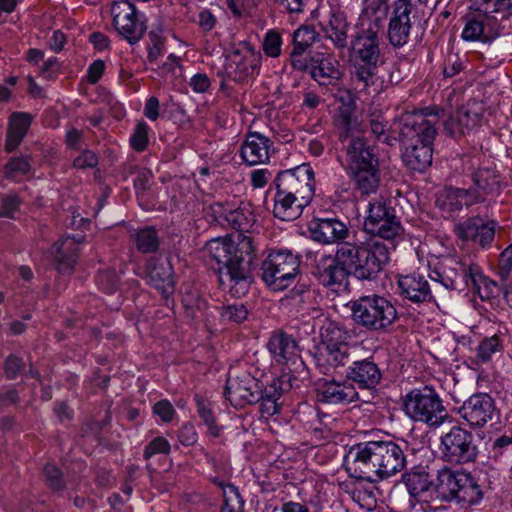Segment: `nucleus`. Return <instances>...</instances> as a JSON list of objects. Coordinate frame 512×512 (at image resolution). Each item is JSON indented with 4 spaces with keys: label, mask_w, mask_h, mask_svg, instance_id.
<instances>
[{
    "label": "nucleus",
    "mask_w": 512,
    "mask_h": 512,
    "mask_svg": "<svg viewBox=\"0 0 512 512\" xmlns=\"http://www.w3.org/2000/svg\"><path fill=\"white\" fill-rule=\"evenodd\" d=\"M261 52L248 42H240L225 55L224 74L235 82H244L260 72Z\"/></svg>",
    "instance_id": "12"
},
{
    "label": "nucleus",
    "mask_w": 512,
    "mask_h": 512,
    "mask_svg": "<svg viewBox=\"0 0 512 512\" xmlns=\"http://www.w3.org/2000/svg\"><path fill=\"white\" fill-rule=\"evenodd\" d=\"M98 164L97 155L91 150H84L73 162L78 169L94 168Z\"/></svg>",
    "instance_id": "64"
},
{
    "label": "nucleus",
    "mask_w": 512,
    "mask_h": 512,
    "mask_svg": "<svg viewBox=\"0 0 512 512\" xmlns=\"http://www.w3.org/2000/svg\"><path fill=\"white\" fill-rule=\"evenodd\" d=\"M148 130L149 127L145 122H139L133 134L130 137L131 147L138 152H142L146 149L149 139H148Z\"/></svg>",
    "instance_id": "54"
},
{
    "label": "nucleus",
    "mask_w": 512,
    "mask_h": 512,
    "mask_svg": "<svg viewBox=\"0 0 512 512\" xmlns=\"http://www.w3.org/2000/svg\"><path fill=\"white\" fill-rule=\"evenodd\" d=\"M198 440V434L193 424L185 423L178 431V441L183 446H193Z\"/></svg>",
    "instance_id": "63"
},
{
    "label": "nucleus",
    "mask_w": 512,
    "mask_h": 512,
    "mask_svg": "<svg viewBox=\"0 0 512 512\" xmlns=\"http://www.w3.org/2000/svg\"><path fill=\"white\" fill-rule=\"evenodd\" d=\"M380 239L364 243L345 242L338 246L339 262L359 280H374L390 261V250Z\"/></svg>",
    "instance_id": "3"
},
{
    "label": "nucleus",
    "mask_w": 512,
    "mask_h": 512,
    "mask_svg": "<svg viewBox=\"0 0 512 512\" xmlns=\"http://www.w3.org/2000/svg\"><path fill=\"white\" fill-rule=\"evenodd\" d=\"M463 240L478 242L481 246L489 245L495 235V223H484L482 219H469L459 226Z\"/></svg>",
    "instance_id": "34"
},
{
    "label": "nucleus",
    "mask_w": 512,
    "mask_h": 512,
    "mask_svg": "<svg viewBox=\"0 0 512 512\" xmlns=\"http://www.w3.org/2000/svg\"><path fill=\"white\" fill-rule=\"evenodd\" d=\"M439 450L441 459L450 465L474 463L479 454L474 435L459 426L441 436Z\"/></svg>",
    "instance_id": "11"
},
{
    "label": "nucleus",
    "mask_w": 512,
    "mask_h": 512,
    "mask_svg": "<svg viewBox=\"0 0 512 512\" xmlns=\"http://www.w3.org/2000/svg\"><path fill=\"white\" fill-rule=\"evenodd\" d=\"M458 413L472 427H483L498 418L494 400L486 393L471 395L464 401Z\"/></svg>",
    "instance_id": "17"
},
{
    "label": "nucleus",
    "mask_w": 512,
    "mask_h": 512,
    "mask_svg": "<svg viewBox=\"0 0 512 512\" xmlns=\"http://www.w3.org/2000/svg\"><path fill=\"white\" fill-rule=\"evenodd\" d=\"M314 359L321 372L327 374L339 367L346 366L350 362V346L349 344L317 346Z\"/></svg>",
    "instance_id": "31"
},
{
    "label": "nucleus",
    "mask_w": 512,
    "mask_h": 512,
    "mask_svg": "<svg viewBox=\"0 0 512 512\" xmlns=\"http://www.w3.org/2000/svg\"><path fill=\"white\" fill-rule=\"evenodd\" d=\"M272 142L259 132H249L241 145L240 156L249 166L264 164L269 160Z\"/></svg>",
    "instance_id": "30"
},
{
    "label": "nucleus",
    "mask_w": 512,
    "mask_h": 512,
    "mask_svg": "<svg viewBox=\"0 0 512 512\" xmlns=\"http://www.w3.org/2000/svg\"><path fill=\"white\" fill-rule=\"evenodd\" d=\"M31 124V118L25 113H15L11 116L6 139V150L11 152L21 143Z\"/></svg>",
    "instance_id": "41"
},
{
    "label": "nucleus",
    "mask_w": 512,
    "mask_h": 512,
    "mask_svg": "<svg viewBox=\"0 0 512 512\" xmlns=\"http://www.w3.org/2000/svg\"><path fill=\"white\" fill-rule=\"evenodd\" d=\"M82 237L66 236L60 238L52 246V254L56 268L61 273L70 272L78 258V246L82 243Z\"/></svg>",
    "instance_id": "32"
},
{
    "label": "nucleus",
    "mask_w": 512,
    "mask_h": 512,
    "mask_svg": "<svg viewBox=\"0 0 512 512\" xmlns=\"http://www.w3.org/2000/svg\"><path fill=\"white\" fill-rule=\"evenodd\" d=\"M400 294L414 303L429 302L434 299L430 285L424 276L410 274L398 280Z\"/></svg>",
    "instance_id": "33"
},
{
    "label": "nucleus",
    "mask_w": 512,
    "mask_h": 512,
    "mask_svg": "<svg viewBox=\"0 0 512 512\" xmlns=\"http://www.w3.org/2000/svg\"><path fill=\"white\" fill-rule=\"evenodd\" d=\"M344 466L350 477L376 482L402 471L406 457L401 447L392 441H369L351 447L344 458Z\"/></svg>",
    "instance_id": "2"
},
{
    "label": "nucleus",
    "mask_w": 512,
    "mask_h": 512,
    "mask_svg": "<svg viewBox=\"0 0 512 512\" xmlns=\"http://www.w3.org/2000/svg\"><path fill=\"white\" fill-rule=\"evenodd\" d=\"M350 311L354 323L369 332H387L398 320L394 303L378 294L352 300Z\"/></svg>",
    "instance_id": "6"
},
{
    "label": "nucleus",
    "mask_w": 512,
    "mask_h": 512,
    "mask_svg": "<svg viewBox=\"0 0 512 512\" xmlns=\"http://www.w3.org/2000/svg\"><path fill=\"white\" fill-rule=\"evenodd\" d=\"M149 45H148V60L155 62L163 52L164 39L160 31L152 30L148 34Z\"/></svg>",
    "instance_id": "58"
},
{
    "label": "nucleus",
    "mask_w": 512,
    "mask_h": 512,
    "mask_svg": "<svg viewBox=\"0 0 512 512\" xmlns=\"http://www.w3.org/2000/svg\"><path fill=\"white\" fill-rule=\"evenodd\" d=\"M476 203L472 196V189L449 188L445 190L442 200L443 209L448 212L461 210L463 205L469 206Z\"/></svg>",
    "instance_id": "43"
},
{
    "label": "nucleus",
    "mask_w": 512,
    "mask_h": 512,
    "mask_svg": "<svg viewBox=\"0 0 512 512\" xmlns=\"http://www.w3.org/2000/svg\"><path fill=\"white\" fill-rule=\"evenodd\" d=\"M483 11L467 20L462 31L465 41L488 42L512 31L511 0H488Z\"/></svg>",
    "instance_id": "5"
},
{
    "label": "nucleus",
    "mask_w": 512,
    "mask_h": 512,
    "mask_svg": "<svg viewBox=\"0 0 512 512\" xmlns=\"http://www.w3.org/2000/svg\"><path fill=\"white\" fill-rule=\"evenodd\" d=\"M347 28L346 17L340 12L332 13L327 24L323 26L326 36L339 48H344L347 44Z\"/></svg>",
    "instance_id": "42"
},
{
    "label": "nucleus",
    "mask_w": 512,
    "mask_h": 512,
    "mask_svg": "<svg viewBox=\"0 0 512 512\" xmlns=\"http://www.w3.org/2000/svg\"><path fill=\"white\" fill-rule=\"evenodd\" d=\"M403 481L413 497H419L427 492L434 493L435 478L430 476L425 467L412 468L403 475Z\"/></svg>",
    "instance_id": "39"
},
{
    "label": "nucleus",
    "mask_w": 512,
    "mask_h": 512,
    "mask_svg": "<svg viewBox=\"0 0 512 512\" xmlns=\"http://www.w3.org/2000/svg\"><path fill=\"white\" fill-rule=\"evenodd\" d=\"M475 189H472V196L475 202H485L488 205L495 203L496 198L503 190V184L499 174L491 169L483 168L473 175Z\"/></svg>",
    "instance_id": "26"
},
{
    "label": "nucleus",
    "mask_w": 512,
    "mask_h": 512,
    "mask_svg": "<svg viewBox=\"0 0 512 512\" xmlns=\"http://www.w3.org/2000/svg\"><path fill=\"white\" fill-rule=\"evenodd\" d=\"M346 378L360 388L373 389L380 383L382 373L374 361L366 358L354 360L346 369Z\"/></svg>",
    "instance_id": "29"
},
{
    "label": "nucleus",
    "mask_w": 512,
    "mask_h": 512,
    "mask_svg": "<svg viewBox=\"0 0 512 512\" xmlns=\"http://www.w3.org/2000/svg\"><path fill=\"white\" fill-rule=\"evenodd\" d=\"M282 39L281 36L273 30L266 33L263 41V51L269 57L276 58L281 53Z\"/></svg>",
    "instance_id": "56"
},
{
    "label": "nucleus",
    "mask_w": 512,
    "mask_h": 512,
    "mask_svg": "<svg viewBox=\"0 0 512 512\" xmlns=\"http://www.w3.org/2000/svg\"><path fill=\"white\" fill-rule=\"evenodd\" d=\"M311 62L312 78L329 92L339 90V85L342 84L339 61L330 55L317 53L311 58Z\"/></svg>",
    "instance_id": "23"
},
{
    "label": "nucleus",
    "mask_w": 512,
    "mask_h": 512,
    "mask_svg": "<svg viewBox=\"0 0 512 512\" xmlns=\"http://www.w3.org/2000/svg\"><path fill=\"white\" fill-rule=\"evenodd\" d=\"M314 40L315 32L313 29L307 26L300 27L293 33V49H296L298 53H304Z\"/></svg>",
    "instance_id": "51"
},
{
    "label": "nucleus",
    "mask_w": 512,
    "mask_h": 512,
    "mask_svg": "<svg viewBox=\"0 0 512 512\" xmlns=\"http://www.w3.org/2000/svg\"><path fill=\"white\" fill-rule=\"evenodd\" d=\"M267 346L275 361L279 364H285L297 356V342L291 335L286 333L279 332L273 334Z\"/></svg>",
    "instance_id": "37"
},
{
    "label": "nucleus",
    "mask_w": 512,
    "mask_h": 512,
    "mask_svg": "<svg viewBox=\"0 0 512 512\" xmlns=\"http://www.w3.org/2000/svg\"><path fill=\"white\" fill-rule=\"evenodd\" d=\"M112 23L118 34L130 45L137 44L147 30V19L128 0L114 1L110 9Z\"/></svg>",
    "instance_id": "13"
},
{
    "label": "nucleus",
    "mask_w": 512,
    "mask_h": 512,
    "mask_svg": "<svg viewBox=\"0 0 512 512\" xmlns=\"http://www.w3.org/2000/svg\"><path fill=\"white\" fill-rule=\"evenodd\" d=\"M354 188L361 194L368 196L375 193L380 183L379 164L347 172Z\"/></svg>",
    "instance_id": "38"
},
{
    "label": "nucleus",
    "mask_w": 512,
    "mask_h": 512,
    "mask_svg": "<svg viewBox=\"0 0 512 512\" xmlns=\"http://www.w3.org/2000/svg\"><path fill=\"white\" fill-rule=\"evenodd\" d=\"M388 6L382 0H369L366 2L362 11L361 18L363 23L367 21L369 27L375 30L382 27L383 21L387 17Z\"/></svg>",
    "instance_id": "44"
},
{
    "label": "nucleus",
    "mask_w": 512,
    "mask_h": 512,
    "mask_svg": "<svg viewBox=\"0 0 512 512\" xmlns=\"http://www.w3.org/2000/svg\"><path fill=\"white\" fill-rule=\"evenodd\" d=\"M358 399V392L348 381H325L317 388V400L321 403L346 405Z\"/></svg>",
    "instance_id": "27"
},
{
    "label": "nucleus",
    "mask_w": 512,
    "mask_h": 512,
    "mask_svg": "<svg viewBox=\"0 0 512 512\" xmlns=\"http://www.w3.org/2000/svg\"><path fill=\"white\" fill-rule=\"evenodd\" d=\"M22 201L16 194H7L0 197V217L13 218Z\"/></svg>",
    "instance_id": "57"
},
{
    "label": "nucleus",
    "mask_w": 512,
    "mask_h": 512,
    "mask_svg": "<svg viewBox=\"0 0 512 512\" xmlns=\"http://www.w3.org/2000/svg\"><path fill=\"white\" fill-rule=\"evenodd\" d=\"M320 342L317 346H335L349 344L350 334L339 322L325 319L320 327Z\"/></svg>",
    "instance_id": "40"
},
{
    "label": "nucleus",
    "mask_w": 512,
    "mask_h": 512,
    "mask_svg": "<svg viewBox=\"0 0 512 512\" xmlns=\"http://www.w3.org/2000/svg\"><path fill=\"white\" fill-rule=\"evenodd\" d=\"M224 503L221 512H243V501L233 485L223 487Z\"/></svg>",
    "instance_id": "49"
},
{
    "label": "nucleus",
    "mask_w": 512,
    "mask_h": 512,
    "mask_svg": "<svg viewBox=\"0 0 512 512\" xmlns=\"http://www.w3.org/2000/svg\"><path fill=\"white\" fill-rule=\"evenodd\" d=\"M30 170V164L26 158L19 157L11 159L4 168V175L7 178L17 180L26 175Z\"/></svg>",
    "instance_id": "52"
},
{
    "label": "nucleus",
    "mask_w": 512,
    "mask_h": 512,
    "mask_svg": "<svg viewBox=\"0 0 512 512\" xmlns=\"http://www.w3.org/2000/svg\"><path fill=\"white\" fill-rule=\"evenodd\" d=\"M315 275L320 283L326 287L341 286L349 274L338 259V250L335 256L322 254L316 259Z\"/></svg>",
    "instance_id": "28"
},
{
    "label": "nucleus",
    "mask_w": 512,
    "mask_h": 512,
    "mask_svg": "<svg viewBox=\"0 0 512 512\" xmlns=\"http://www.w3.org/2000/svg\"><path fill=\"white\" fill-rule=\"evenodd\" d=\"M502 349L503 343L499 336L485 337L477 345L473 361L477 365L487 363L495 354L501 353Z\"/></svg>",
    "instance_id": "45"
},
{
    "label": "nucleus",
    "mask_w": 512,
    "mask_h": 512,
    "mask_svg": "<svg viewBox=\"0 0 512 512\" xmlns=\"http://www.w3.org/2000/svg\"><path fill=\"white\" fill-rule=\"evenodd\" d=\"M300 267L299 258L290 251H273L261 264V278L273 291L290 286Z\"/></svg>",
    "instance_id": "10"
},
{
    "label": "nucleus",
    "mask_w": 512,
    "mask_h": 512,
    "mask_svg": "<svg viewBox=\"0 0 512 512\" xmlns=\"http://www.w3.org/2000/svg\"><path fill=\"white\" fill-rule=\"evenodd\" d=\"M512 268V243L501 253L498 266V275L507 280Z\"/></svg>",
    "instance_id": "60"
},
{
    "label": "nucleus",
    "mask_w": 512,
    "mask_h": 512,
    "mask_svg": "<svg viewBox=\"0 0 512 512\" xmlns=\"http://www.w3.org/2000/svg\"><path fill=\"white\" fill-rule=\"evenodd\" d=\"M261 395L260 381L247 372L227 380L225 396L235 407L255 404L259 402Z\"/></svg>",
    "instance_id": "19"
},
{
    "label": "nucleus",
    "mask_w": 512,
    "mask_h": 512,
    "mask_svg": "<svg viewBox=\"0 0 512 512\" xmlns=\"http://www.w3.org/2000/svg\"><path fill=\"white\" fill-rule=\"evenodd\" d=\"M436 498L465 506L477 505L483 492L475 478L468 472L443 468L438 470L434 483Z\"/></svg>",
    "instance_id": "7"
},
{
    "label": "nucleus",
    "mask_w": 512,
    "mask_h": 512,
    "mask_svg": "<svg viewBox=\"0 0 512 512\" xmlns=\"http://www.w3.org/2000/svg\"><path fill=\"white\" fill-rule=\"evenodd\" d=\"M440 108L423 109L403 113L398 119L399 137L402 144H433L437 134Z\"/></svg>",
    "instance_id": "8"
},
{
    "label": "nucleus",
    "mask_w": 512,
    "mask_h": 512,
    "mask_svg": "<svg viewBox=\"0 0 512 512\" xmlns=\"http://www.w3.org/2000/svg\"><path fill=\"white\" fill-rule=\"evenodd\" d=\"M484 108L473 102L452 113L443 123L445 132L451 137L469 134L482 122Z\"/></svg>",
    "instance_id": "20"
},
{
    "label": "nucleus",
    "mask_w": 512,
    "mask_h": 512,
    "mask_svg": "<svg viewBox=\"0 0 512 512\" xmlns=\"http://www.w3.org/2000/svg\"><path fill=\"white\" fill-rule=\"evenodd\" d=\"M430 277L446 290H462L470 282L477 284V274L473 268L455 259L442 263L440 269L434 270Z\"/></svg>",
    "instance_id": "16"
},
{
    "label": "nucleus",
    "mask_w": 512,
    "mask_h": 512,
    "mask_svg": "<svg viewBox=\"0 0 512 512\" xmlns=\"http://www.w3.org/2000/svg\"><path fill=\"white\" fill-rule=\"evenodd\" d=\"M197 413L207 428V435L218 438L222 433V427L217 425L210 404L204 400H197Z\"/></svg>",
    "instance_id": "46"
},
{
    "label": "nucleus",
    "mask_w": 512,
    "mask_h": 512,
    "mask_svg": "<svg viewBox=\"0 0 512 512\" xmlns=\"http://www.w3.org/2000/svg\"><path fill=\"white\" fill-rule=\"evenodd\" d=\"M355 56L352 84L354 89L366 95H376L381 90V83L376 75L380 58L378 31L373 27L363 30L352 42Z\"/></svg>",
    "instance_id": "4"
},
{
    "label": "nucleus",
    "mask_w": 512,
    "mask_h": 512,
    "mask_svg": "<svg viewBox=\"0 0 512 512\" xmlns=\"http://www.w3.org/2000/svg\"><path fill=\"white\" fill-rule=\"evenodd\" d=\"M311 238L321 244L330 245L347 242L349 228L337 218H316L309 224Z\"/></svg>",
    "instance_id": "22"
},
{
    "label": "nucleus",
    "mask_w": 512,
    "mask_h": 512,
    "mask_svg": "<svg viewBox=\"0 0 512 512\" xmlns=\"http://www.w3.org/2000/svg\"><path fill=\"white\" fill-rule=\"evenodd\" d=\"M210 209L215 221L222 227L248 231L254 222L253 213L248 206L234 207L231 204L214 203Z\"/></svg>",
    "instance_id": "24"
},
{
    "label": "nucleus",
    "mask_w": 512,
    "mask_h": 512,
    "mask_svg": "<svg viewBox=\"0 0 512 512\" xmlns=\"http://www.w3.org/2000/svg\"><path fill=\"white\" fill-rule=\"evenodd\" d=\"M248 309L243 303L223 305L220 309V316L224 322L240 324L247 320Z\"/></svg>",
    "instance_id": "48"
},
{
    "label": "nucleus",
    "mask_w": 512,
    "mask_h": 512,
    "mask_svg": "<svg viewBox=\"0 0 512 512\" xmlns=\"http://www.w3.org/2000/svg\"><path fill=\"white\" fill-rule=\"evenodd\" d=\"M282 393L283 389L281 388L279 380H273V382L264 389L262 383L260 382V394H262V397L259 401L270 400L278 403Z\"/></svg>",
    "instance_id": "61"
},
{
    "label": "nucleus",
    "mask_w": 512,
    "mask_h": 512,
    "mask_svg": "<svg viewBox=\"0 0 512 512\" xmlns=\"http://www.w3.org/2000/svg\"><path fill=\"white\" fill-rule=\"evenodd\" d=\"M310 203H301L295 196L276 190L274 196L273 214L276 218L283 221H293L299 218L305 207Z\"/></svg>",
    "instance_id": "36"
},
{
    "label": "nucleus",
    "mask_w": 512,
    "mask_h": 512,
    "mask_svg": "<svg viewBox=\"0 0 512 512\" xmlns=\"http://www.w3.org/2000/svg\"><path fill=\"white\" fill-rule=\"evenodd\" d=\"M204 250L218 264L220 284L230 295L236 298L246 295L253 282L251 259L246 260L254 251L252 238L239 234L235 243L228 237H217L209 240Z\"/></svg>",
    "instance_id": "1"
},
{
    "label": "nucleus",
    "mask_w": 512,
    "mask_h": 512,
    "mask_svg": "<svg viewBox=\"0 0 512 512\" xmlns=\"http://www.w3.org/2000/svg\"><path fill=\"white\" fill-rule=\"evenodd\" d=\"M135 243L140 252L153 253L158 249L159 237L155 229L147 227L136 233Z\"/></svg>",
    "instance_id": "47"
},
{
    "label": "nucleus",
    "mask_w": 512,
    "mask_h": 512,
    "mask_svg": "<svg viewBox=\"0 0 512 512\" xmlns=\"http://www.w3.org/2000/svg\"><path fill=\"white\" fill-rule=\"evenodd\" d=\"M170 443L164 437H156L145 447L143 456L146 460L155 454H169Z\"/></svg>",
    "instance_id": "59"
},
{
    "label": "nucleus",
    "mask_w": 512,
    "mask_h": 512,
    "mask_svg": "<svg viewBox=\"0 0 512 512\" xmlns=\"http://www.w3.org/2000/svg\"><path fill=\"white\" fill-rule=\"evenodd\" d=\"M340 139L345 152L346 172L379 164L371 145L363 136L340 135Z\"/></svg>",
    "instance_id": "18"
},
{
    "label": "nucleus",
    "mask_w": 512,
    "mask_h": 512,
    "mask_svg": "<svg viewBox=\"0 0 512 512\" xmlns=\"http://www.w3.org/2000/svg\"><path fill=\"white\" fill-rule=\"evenodd\" d=\"M354 109L350 105L340 106L334 116V125L342 131L341 135H348L354 126Z\"/></svg>",
    "instance_id": "50"
},
{
    "label": "nucleus",
    "mask_w": 512,
    "mask_h": 512,
    "mask_svg": "<svg viewBox=\"0 0 512 512\" xmlns=\"http://www.w3.org/2000/svg\"><path fill=\"white\" fill-rule=\"evenodd\" d=\"M147 277L149 284L157 289L164 299L173 295V268L167 257L151 258L147 265Z\"/></svg>",
    "instance_id": "25"
},
{
    "label": "nucleus",
    "mask_w": 512,
    "mask_h": 512,
    "mask_svg": "<svg viewBox=\"0 0 512 512\" xmlns=\"http://www.w3.org/2000/svg\"><path fill=\"white\" fill-rule=\"evenodd\" d=\"M364 226L368 232L378 235L382 240H393L401 236L403 231L394 208L387 206L386 200L382 197L369 203Z\"/></svg>",
    "instance_id": "15"
},
{
    "label": "nucleus",
    "mask_w": 512,
    "mask_h": 512,
    "mask_svg": "<svg viewBox=\"0 0 512 512\" xmlns=\"http://www.w3.org/2000/svg\"><path fill=\"white\" fill-rule=\"evenodd\" d=\"M97 285L105 293H114L119 285V276L114 270L101 271L96 278Z\"/></svg>",
    "instance_id": "53"
},
{
    "label": "nucleus",
    "mask_w": 512,
    "mask_h": 512,
    "mask_svg": "<svg viewBox=\"0 0 512 512\" xmlns=\"http://www.w3.org/2000/svg\"><path fill=\"white\" fill-rule=\"evenodd\" d=\"M43 473L47 485L53 491L59 492L65 488L62 472L54 464H47L43 469Z\"/></svg>",
    "instance_id": "55"
},
{
    "label": "nucleus",
    "mask_w": 512,
    "mask_h": 512,
    "mask_svg": "<svg viewBox=\"0 0 512 512\" xmlns=\"http://www.w3.org/2000/svg\"><path fill=\"white\" fill-rule=\"evenodd\" d=\"M404 410L412 420L432 427L440 426L448 416L439 395L430 386L409 391L404 398Z\"/></svg>",
    "instance_id": "9"
},
{
    "label": "nucleus",
    "mask_w": 512,
    "mask_h": 512,
    "mask_svg": "<svg viewBox=\"0 0 512 512\" xmlns=\"http://www.w3.org/2000/svg\"><path fill=\"white\" fill-rule=\"evenodd\" d=\"M413 10L414 5L411 0H396L394 2L388 26V37L393 46L401 47L409 41Z\"/></svg>",
    "instance_id": "21"
},
{
    "label": "nucleus",
    "mask_w": 512,
    "mask_h": 512,
    "mask_svg": "<svg viewBox=\"0 0 512 512\" xmlns=\"http://www.w3.org/2000/svg\"><path fill=\"white\" fill-rule=\"evenodd\" d=\"M274 184L276 190L295 196L301 203H310L314 196V172L309 164L280 171Z\"/></svg>",
    "instance_id": "14"
},
{
    "label": "nucleus",
    "mask_w": 512,
    "mask_h": 512,
    "mask_svg": "<svg viewBox=\"0 0 512 512\" xmlns=\"http://www.w3.org/2000/svg\"><path fill=\"white\" fill-rule=\"evenodd\" d=\"M153 412L157 415L163 422H171L175 415V409L172 404L168 400H160L156 402L153 406Z\"/></svg>",
    "instance_id": "62"
},
{
    "label": "nucleus",
    "mask_w": 512,
    "mask_h": 512,
    "mask_svg": "<svg viewBox=\"0 0 512 512\" xmlns=\"http://www.w3.org/2000/svg\"><path fill=\"white\" fill-rule=\"evenodd\" d=\"M433 144H403L402 159L404 164L413 171L423 172L432 163Z\"/></svg>",
    "instance_id": "35"
}]
</instances>
